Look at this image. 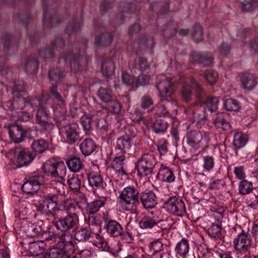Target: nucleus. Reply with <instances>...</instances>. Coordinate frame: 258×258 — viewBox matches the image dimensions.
Instances as JSON below:
<instances>
[{"instance_id": "obj_58", "label": "nucleus", "mask_w": 258, "mask_h": 258, "mask_svg": "<svg viewBox=\"0 0 258 258\" xmlns=\"http://www.w3.org/2000/svg\"><path fill=\"white\" fill-rule=\"evenodd\" d=\"M106 108L108 111L114 113H118L121 110V106L120 104L114 99H111V100L106 103Z\"/></svg>"}, {"instance_id": "obj_20", "label": "nucleus", "mask_w": 258, "mask_h": 258, "mask_svg": "<svg viewBox=\"0 0 258 258\" xmlns=\"http://www.w3.org/2000/svg\"><path fill=\"white\" fill-rule=\"evenodd\" d=\"M15 164L18 167L27 166L34 159L35 155L27 149H22L16 153Z\"/></svg>"}, {"instance_id": "obj_25", "label": "nucleus", "mask_w": 258, "mask_h": 258, "mask_svg": "<svg viewBox=\"0 0 258 258\" xmlns=\"http://www.w3.org/2000/svg\"><path fill=\"white\" fill-rule=\"evenodd\" d=\"M170 105L168 100L163 99L156 105L153 108L152 111L154 114L158 116H169V110L167 108Z\"/></svg>"}, {"instance_id": "obj_26", "label": "nucleus", "mask_w": 258, "mask_h": 258, "mask_svg": "<svg viewBox=\"0 0 258 258\" xmlns=\"http://www.w3.org/2000/svg\"><path fill=\"white\" fill-rule=\"evenodd\" d=\"M157 177L161 181L168 183L173 182L175 178L172 170L162 165L158 172Z\"/></svg>"}, {"instance_id": "obj_43", "label": "nucleus", "mask_w": 258, "mask_h": 258, "mask_svg": "<svg viewBox=\"0 0 258 258\" xmlns=\"http://www.w3.org/2000/svg\"><path fill=\"white\" fill-rule=\"evenodd\" d=\"M115 68L113 61L108 60L103 62L102 65V73L104 76L108 78L114 74Z\"/></svg>"}, {"instance_id": "obj_49", "label": "nucleus", "mask_w": 258, "mask_h": 258, "mask_svg": "<svg viewBox=\"0 0 258 258\" xmlns=\"http://www.w3.org/2000/svg\"><path fill=\"white\" fill-rule=\"evenodd\" d=\"M66 135L65 139L69 144L76 143L80 139L79 133L77 130H64Z\"/></svg>"}, {"instance_id": "obj_24", "label": "nucleus", "mask_w": 258, "mask_h": 258, "mask_svg": "<svg viewBox=\"0 0 258 258\" xmlns=\"http://www.w3.org/2000/svg\"><path fill=\"white\" fill-rule=\"evenodd\" d=\"M107 233L112 237L119 236L122 233L123 228L121 225L115 220H109L105 226Z\"/></svg>"}, {"instance_id": "obj_9", "label": "nucleus", "mask_w": 258, "mask_h": 258, "mask_svg": "<svg viewBox=\"0 0 258 258\" xmlns=\"http://www.w3.org/2000/svg\"><path fill=\"white\" fill-rule=\"evenodd\" d=\"M156 163L153 155H143L136 163V168L138 174L144 176L152 174Z\"/></svg>"}, {"instance_id": "obj_1", "label": "nucleus", "mask_w": 258, "mask_h": 258, "mask_svg": "<svg viewBox=\"0 0 258 258\" xmlns=\"http://www.w3.org/2000/svg\"><path fill=\"white\" fill-rule=\"evenodd\" d=\"M65 207L68 215L53 222L57 229L60 231H69L75 227L79 221L78 214L80 211V207L73 204H69Z\"/></svg>"}, {"instance_id": "obj_31", "label": "nucleus", "mask_w": 258, "mask_h": 258, "mask_svg": "<svg viewBox=\"0 0 258 258\" xmlns=\"http://www.w3.org/2000/svg\"><path fill=\"white\" fill-rule=\"evenodd\" d=\"M113 35L111 33H102L95 37V44L102 47L109 46L112 42Z\"/></svg>"}, {"instance_id": "obj_60", "label": "nucleus", "mask_w": 258, "mask_h": 258, "mask_svg": "<svg viewBox=\"0 0 258 258\" xmlns=\"http://www.w3.org/2000/svg\"><path fill=\"white\" fill-rule=\"evenodd\" d=\"M132 229V228L131 226L127 225L126 227L125 231L123 232L122 231V233L119 235L121 236L123 240H125V242L128 243H132L134 240Z\"/></svg>"}, {"instance_id": "obj_3", "label": "nucleus", "mask_w": 258, "mask_h": 258, "mask_svg": "<svg viewBox=\"0 0 258 258\" xmlns=\"http://www.w3.org/2000/svg\"><path fill=\"white\" fill-rule=\"evenodd\" d=\"M38 103V109L37 112L36 118L37 122L41 125L46 124L49 120V110L52 104V99L48 94L43 95L40 99H33L30 101V105L33 107L37 106Z\"/></svg>"}, {"instance_id": "obj_22", "label": "nucleus", "mask_w": 258, "mask_h": 258, "mask_svg": "<svg viewBox=\"0 0 258 258\" xmlns=\"http://www.w3.org/2000/svg\"><path fill=\"white\" fill-rule=\"evenodd\" d=\"M128 133H126L125 136L120 137L117 139L116 149L121 150L123 153H128L131 154L134 151L131 144V134H133L132 130H128Z\"/></svg>"}, {"instance_id": "obj_62", "label": "nucleus", "mask_w": 258, "mask_h": 258, "mask_svg": "<svg viewBox=\"0 0 258 258\" xmlns=\"http://www.w3.org/2000/svg\"><path fill=\"white\" fill-rule=\"evenodd\" d=\"M72 239L71 234L69 231H61L57 233L58 244H64Z\"/></svg>"}, {"instance_id": "obj_41", "label": "nucleus", "mask_w": 258, "mask_h": 258, "mask_svg": "<svg viewBox=\"0 0 258 258\" xmlns=\"http://www.w3.org/2000/svg\"><path fill=\"white\" fill-rule=\"evenodd\" d=\"M158 221L150 216H144L139 222V226L142 229H151L157 224Z\"/></svg>"}, {"instance_id": "obj_14", "label": "nucleus", "mask_w": 258, "mask_h": 258, "mask_svg": "<svg viewBox=\"0 0 258 258\" xmlns=\"http://www.w3.org/2000/svg\"><path fill=\"white\" fill-rule=\"evenodd\" d=\"M101 216L98 214H89L88 217L86 221L88 224L89 228L93 231V234L96 236V238L98 239L99 243L102 245L104 243V239L99 235L98 233L101 231V224L102 221L101 220Z\"/></svg>"}, {"instance_id": "obj_33", "label": "nucleus", "mask_w": 258, "mask_h": 258, "mask_svg": "<svg viewBox=\"0 0 258 258\" xmlns=\"http://www.w3.org/2000/svg\"><path fill=\"white\" fill-rule=\"evenodd\" d=\"M219 102V97L210 96L204 99V102L201 103V106L205 105L208 110L212 112L217 109Z\"/></svg>"}, {"instance_id": "obj_6", "label": "nucleus", "mask_w": 258, "mask_h": 258, "mask_svg": "<svg viewBox=\"0 0 258 258\" xmlns=\"http://www.w3.org/2000/svg\"><path fill=\"white\" fill-rule=\"evenodd\" d=\"M139 192L133 186H128L123 188L119 195V203L125 206L124 209L130 211L140 205Z\"/></svg>"}, {"instance_id": "obj_15", "label": "nucleus", "mask_w": 258, "mask_h": 258, "mask_svg": "<svg viewBox=\"0 0 258 258\" xmlns=\"http://www.w3.org/2000/svg\"><path fill=\"white\" fill-rule=\"evenodd\" d=\"M156 87L160 96L163 97L170 96L174 92L175 88L171 80L165 76L161 77Z\"/></svg>"}, {"instance_id": "obj_32", "label": "nucleus", "mask_w": 258, "mask_h": 258, "mask_svg": "<svg viewBox=\"0 0 258 258\" xmlns=\"http://www.w3.org/2000/svg\"><path fill=\"white\" fill-rule=\"evenodd\" d=\"M248 140V136L247 134L237 131L234 134L233 144L236 149H240L245 145Z\"/></svg>"}, {"instance_id": "obj_52", "label": "nucleus", "mask_w": 258, "mask_h": 258, "mask_svg": "<svg viewBox=\"0 0 258 258\" xmlns=\"http://www.w3.org/2000/svg\"><path fill=\"white\" fill-rule=\"evenodd\" d=\"M177 25L173 22L169 23L163 28V32L164 37L170 38L174 36L177 32Z\"/></svg>"}, {"instance_id": "obj_47", "label": "nucleus", "mask_w": 258, "mask_h": 258, "mask_svg": "<svg viewBox=\"0 0 258 258\" xmlns=\"http://www.w3.org/2000/svg\"><path fill=\"white\" fill-rule=\"evenodd\" d=\"M104 204L102 200H95L87 204L86 211L89 214H94L99 211Z\"/></svg>"}, {"instance_id": "obj_54", "label": "nucleus", "mask_w": 258, "mask_h": 258, "mask_svg": "<svg viewBox=\"0 0 258 258\" xmlns=\"http://www.w3.org/2000/svg\"><path fill=\"white\" fill-rule=\"evenodd\" d=\"M169 127L166 121L164 119H157L155 122L151 121L147 123L148 129H167Z\"/></svg>"}, {"instance_id": "obj_56", "label": "nucleus", "mask_w": 258, "mask_h": 258, "mask_svg": "<svg viewBox=\"0 0 258 258\" xmlns=\"http://www.w3.org/2000/svg\"><path fill=\"white\" fill-rule=\"evenodd\" d=\"M203 76L210 85H214L218 78V73L212 70H206Z\"/></svg>"}, {"instance_id": "obj_53", "label": "nucleus", "mask_w": 258, "mask_h": 258, "mask_svg": "<svg viewBox=\"0 0 258 258\" xmlns=\"http://www.w3.org/2000/svg\"><path fill=\"white\" fill-rule=\"evenodd\" d=\"M68 184L71 190L78 192L80 189L81 181L77 176H72L67 180Z\"/></svg>"}, {"instance_id": "obj_34", "label": "nucleus", "mask_w": 258, "mask_h": 258, "mask_svg": "<svg viewBox=\"0 0 258 258\" xmlns=\"http://www.w3.org/2000/svg\"><path fill=\"white\" fill-rule=\"evenodd\" d=\"M125 156L122 154L121 155L115 157L112 162L113 168H115L122 175H127L128 173L123 168L124 160Z\"/></svg>"}, {"instance_id": "obj_28", "label": "nucleus", "mask_w": 258, "mask_h": 258, "mask_svg": "<svg viewBox=\"0 0 258 258\" xmlns=\"http://www.w3.org/2000/svg\"><path fill=\"white\" fill-rule=\"evenodd\" d=\"M169 0H155L150 7L152 11H156L165 14L169 9Z\"/></svg>"}, {"instance_id": "obj_4", "label": "nucleus", "mask_w": 258, "mask_h": 258, "mask_svg": "<svg viewBox=\"0 0 258 258\" xmlns=\"http://www.w3.org/2000/svg\"><path fill=\"white\" fill-rule=\"evenodd\" d=\"M181 94L183 100L188 102L191 97L192 88L195 92V96L199 103H203L206 98V93L202 86L195 80L191 78L187 79L185 82L182 83Z\"/></svg>"}, {"instance_id": "obj_7", "label": "nucleus", "mask_w": 258, "mask_h": 258, "mask_svg": "<svg viewBox=\"0 0 258 258\" xmlns=\"http://www.w3.org/2000/svg\"><path fill=\"white\" fill-rule=\"evenodd\" d=\"M60 57L63 58L64 61L70 60L71 70L75 73L85 71L88 64L89 57L84 51L81 52L76 51L73 54H69L65 56L61 55Z\"/></svg>"}, {"instance_id": "obj_11", "label": "nucleus", "mask_w": 258, "mask_h": 258, "mask_svg": "<svg viewBox=\"0 0 258 258\" xmlns=\"http://www.w3.org/2000/svg\"><path fill=\"white\" fill-rule=\"evenodd\" d=\"M164 208L167 212L177 216L182 217L186 212L183 201L175 196L170 197L164 202Z\"/></svg>"}, {"instance_id": "obj_64", "label": "nucleus", "mask_w": 258, "mask_h": 258, "mask_svg": "<svg viewBox=\"0 0 258 258\" xmlns=\"http://www.w3.org/2000/svg\"><path fill=\"white\" fill-rule=\"evenodd\" d=\"M203 161L204 169L207 171H210L214 166V158L211 156H206L203 158Z\"/></svg>"}, {"instance_id": "obj_27", "label": "nucleus", "mask_w": 258, "mask_h": 258, "mask_svg": "<svg viewBox=\"0 0 258 258\" xmlns=\"http://www.w3.org/2000/svg\"><path fill=\"white\" fill-rule=\"evenodd\" d=\"M189 249V241L185 238H183L178 242L174 249L176 255L180 257L185 256L188 254Z\"/></svg>"}, {"instance_id": "obj_2", "label": "nucleus", "mask_w": 258, "mask_h": 258, "mask_svg": "<svg viewBox=\"0 0 258 258\" xmlns=\"http://www.w3.org/2000/svg\"><path fill=\"white\" fill-rule=\"evenodd\" d=\"M36 206L37 212L47 217L56 218V214L61 211L57 207V197L55 195L41 192Z\"/></svg>"}, {"instance_id": "obj_46", "label": "nucleus", "mask_w": 258, "mask_h": 258, "mask_svg": "<svg viewBox=\"0 0 258 258\" xmlns=\"http://www.w3.org/2000/svg\"><path fill=\"white\" fill-rule=\"evenodd\" d=\"M213 122L216 127L221 129L231 127L230 123L225 119L222 113L217 114L214 118Z\"/></svg>"}, {"instance_id": "obj_36", "label": "nucleus", "mask_w": 258, "mask_h": 258, "mask_svg": "<svg viewBox=\"0 0 258 258\" xmlns=\"http://www.w3.org/2000/svg\"><path fill=\"white\" fill-rule=\"evenodd\" d=\"M57 163L51 160H48L43 164V169L45 173L50 175L53 177H56L58 175L57 173Z\"/></svg>"}, {"instance_id": "obj_59", "label": "nucleus", "mask_w": 258, "mask_h": 258, "mask_svg": "<svg viewBox=\"0 0 258 258\" xmlns=\"http://www.w3.org/2000/svg\"><path fill=\"white\" fill-rule=\"evenodd\" d=\"M151 79L150 75L145 74H141L138 77L136 81L135 86L136 88H138L140 86H144L149 85Z\"/></svg>"}, {"instance_id": "obj_8", "label": "nucleus", "mask_w": 258, "mask_h": 258, "mask_svg": "<svg viewBox=\"0 0 258 258\" xmlns=\"http://www.w3.org/2000/svg\"><path fill=\"white\" fill-rule=\"evenodd\" d=\"M14 99L9 100L4 105L5 109L11 111H14L16 115L17 113L22 110L26 105H30V101L31 100L24 97L26 94L25 91H22V88L15 89Z\"/></svg>"}, {"instance_id": "obj_30", "label": "nucleus", "mask_w": 258, "mask_h": 258, "mask_svg": "<svg viewBox=\"0 0 258 258\" xmlns=\"http://www.w3.org/2000/svg\"><path fill=\"white\" fill-rule=\"evenodd\" d=\"M39 63L36 56L31 55L27 59L25 70L27 74H35L37 72Z\"/></svg>"}, {"instance_id": "obj_39", "label": "nucleus", "mask_w": 258, "mask_h": 258, "mask_svg": "<svg viewBox=\"0 0 258 258\" xmlns=\"http://www.w3.org/2000/svg\"><path fill=\"white\" fill-rule=\"evenodd\" d=\"M65 253L66 252L62 249L53 247L47 250L45 256L38 258H63Z\"/></svg>"}, {"instance_id": "obj_21", "label": "nucleus", "mask_w": 258, "mask_h": 258, "mask_svg": "<svg viewBox=\"0 0 258 258\" xmlns=\"http://www.w3.org/2000/svg\"><path fill=\"white\" fill-rule=\"evenodd\" d=\"M204 136L206 138V134L200 130H190L187 133V143L191 147L198 149Z\"/></svg>"}, {"instance_id": "obj_42", "label": "nucleus", "mask_w": 258, "mask_h": 258, "mask_svg": "<svg viewBox=\"0 0 258 258\" xmlns=\"http://www.w3.org/2000/svg\"><path fill=\"white\" fill-rule=\"evenodd\" d=\"M48 143L43 139L35 141L31 145L32 149L35 154L43 153L48 148Z\"/></svg>"}, {"instance_id": "obj_57", "label": "nucleus", "mask_w": 258, "mask_h": 258, "mask_svg": "<svg viewBox=\"0 0 258 258\" xmlns=\"http://www.w3.org/2000/svg\"><path fill=\"white\" fill-rule=\"evenodd\" d=\"M253 189V185L251 182L246 180H242L240 182L239 185V192L241 195L249 194Z\"/></svg>"}, {"instance_id": "obj_40", "label": "nucleus", "mask_w": 258, "mask_h": 258, "mask_svg": "<svg viewBox=\"0 0 258 258\" xmlns=\"http://www.w3.org/2000/svg\"><path fill=\"white\" fill-rule=\"evenodd\" d=\"M29 251L33 256L38 255L44 251L43 243L42 241H36L30 243Z\"/></svg>"}, {"instance_id": "obj_29", "label": "nucleus", "mask_w": 258, "mask_h": 258, "mask_svg": "<svg viewBox=\"0 0 258 258\" xmlns=\"http://www.w3.org/2000/svg\"><path fill=\"white\" fill-rule=\"evenodd\" d=\"M96 148L94 141L90 139H85L80 145V150L83 155L88 156L92 153Z\"/></svg>"}, {"instance_id": "obj_35", "label": "nucleus", "mask_w": 258, "mask_h": 258, "mask_svg": "<svg viewBox=\"0 0 258 258\" xmlns=\"http://www.w3.org/2000/svg\"><path fill=\"white\" fill-rule=\"evenodd\" d=\"M41 231V226L36 223H28L25 227V232L29 237H35L40 233Z\"/></svg>"}, {"instance_id": "obj_63", "label": "nucleus", "mask_w": 258, "mask_h": 258, "mask_svg": "<svg viewBox=\"0 0 258 258\" xmlns=\"http://www.w3.org/2000/svg\"><path fill=\"white\" fill-rule=\"evenodd\" d=\"M149 64L146 58L143 57H138L135 61V68L141 71H144L149 68Z\"/></svg>"}, {"instance_id": "obj_19", "label": "nucleus", "mask_w": 258, "mask_h": 258, "mask_svg": "<svg viewBox=\"0 0 258 258\" xmlns=\"http://www.w3.org/2000/svg\"><path fill=\"white\" fill-rule=\"evenodd\" d=\"M213 60V55L210 52H193L191 54V61L193 63L199 64L203 67L210 66Z\"/></svg>"}, {"instance_id": "obj_18", "label": "nucleus", "mask_w": 258, "mask_h": 258, "mask_svg": "<svg viewBox=\"0 0 258 258\" xmlns=\"http://www.w3.org/2000/svg\"><path fill=\"white\" fill-rule=\"evenodd\" d=\"M241 87L246 92L255 88L258 83V78L253 74L245 72L240 76Z\"/></svg>"}, {"instance_id": "obj_48", "label": "nucleus", "mask_w": 258, "mask_h": 258, "mask_svg": "<svg viewBox=\"0 0 258 258\" xmlns=\"http://www.w3.org/2000/svg\"><path fill=\"white\" fill-rule=\"evenodd\" d=\"M240 4L242 10L245 12H252L258 8V0H244Z\"/></svg>"}, {"instance_id": "obj_5", "label": "nucleus", "mask_w": 258, "mask_h": 258, "mask_svg": "<svg viewBox=\"0 0 258 258\" xmlns=\"http://www.w3.org/2000/svg\"><path fill=\"white\" fill-rule=\"evenodd\" d=\"M89 183L93 188L94 193L102 198L106 197L114 190L112 184L109 181L108 183L103 182L99 172L92 171L88 175Z\"/></svg>"}, {"instance_id": "obj_51", "label": "nucleus", "mask_w": 258, "mask_h": 258, "mask_svg": "<svg viewBox=\"0 0 258 258\" xmlns=\"http://www.w3.org/2000/svg\"><path fill=\"white\" fill-rule=\"evenodd\" d=\"M98 96L101 101L106 103L112 98V92L110 90L101 87L98 91Z\"/></svg>"}, {"instance_id": "obj_38", "label": "nucleus", "mask_w": 258, "mask_h": 258, "mask_svg": "<svg viewBox=\"0 0 258 258\" xmlns=\"http://www.w3.org/2000/svg\"><path fill=\"white\" fill-rule=\"evenodd\" d=\"M67 164L70 170L75 172L80 171L83 167V163L80 159L75 156L68 160Z\"/></svg>"}, {"instance_id": "obj_37", "label": "nucleus", "mask_w": 258, "mask_h": 258, "mask_svg": "<svg viewBox=\"0 0 258 258\" xmlns=\"http://www.w3.org/2000/svg\"><path fill=\"white\" fill-rule=\"evenodd\" d=\"M64 77V72L58 68L52 69L48 72V77L51 82L57 83L61 81Z\"/></svg>"}, {"instance_id": "obj_13", "label": "nucleus", "mask_w": 258, "mask_h": 258, "mask_svg": "<svg viewBox=\"0 0 258 258\" xmlns=\"http://www.w3.org/2000/svg\"><path fill=\"white\" fill-rule=\"evenodd\" d=\"M55 0H44V11L43 21L44 23L47 25H51L53 24L58 23L61 20V18L58 14L53 12L50 11L49 6L52 5Z\"/></svg>"}, {"instance_id": "obj_45", "label": "nucleus", "mask_w": 258, "mask_h": 258, "mask_svg": "<svg viewBox=\"0 0 258 258\" xmlns=\"http://www.w3.org/2000/svg\"><path fill=\"white\" fill-rule=\"evenodd\" d=\"M224 106L226 110L229 111L237 112L241 108L238 101L232 98L226 99L224 102Z\"/></svg>"}, {"instance_id": "obj_12", "label": "nucleus", "mask_w": 258, "mask_h": 258, "mask_svg": "<svg viewBox=\"0 0 258 258\" xmlns=\"http://www.w3.org/2000/svg\"><path fill=\"white\" fill-rule=\"evenodd\" d=\"M233 244L237 251L242 253L247 252L251 248L252 244V240L248 232L242 230L234 239Z\"/></svg>"}, {"instance_id": "obj_44", "label": "nucleus", "mask_w": 258, "mask_h": 258, "mask_svg": "<svg viewBox=\"0 0 258 258\" xmlns=\"http://www.w3.org/2000/svg\"><path fill=\"white\" fill-rule=\"evenodd\" d=\"M51 185L58 195L65 197L68 194L65 189V185L61 181L52 180Z\"/></svg>"}, {"instance_id": "obj_50", "label": "nucleus", "mask_w": 258, "mask_h": 258, "mask_svg": "<svg viewBox=\"0 0 258 258\" xmlns=\"http://www.w3.org/2000/svg\"><path fill=\"white\" fill-rule=\"evenodd\" d=\"M192 39L196 42L201 41L203 39V30L200 24H196L191 30Z\"/></svg>"}, {"instance_id": "obj_16", "label": "nucleus", "mask_w": 258, "mask_h": 258, "mask_svg": "<svg viewBox=\"0 0 258 258\" xmlns=\"http://www.w3.org/2000/svg\"><path fill=\"white\" fill-rule=\"evenodd\" d=\"M140 204L145 209H152L157 204V197L152 190H146L139 194Z\"/></svg>"}, {"instance_id": "obj_55", "label": "nucleus", "mask_w": 258, "mask_h": 258, "mask_svg": "<svg viewBox=\"0 0 258 258\" xmlns=\"http://www.w3.org/2000/svg\"><path fill=\"white\" fill-rule=\"evenodd\" d=\"M26 132L25 130H9V134L14 142L18 143L23 140Z\"/></svg>"}, {"instance_id": "obj_61", "label": "nucleus", "mask_w": 258, "mask_h": 258, "mask_svg": "<svg viewBox=\"0 0 258 258\" xmlns=\"http://www.w3.org/2000/svg\"><path fill=\"white\" fill-rule=\"evenodd\" d=\"M208 234L212 237H220L221 235V226L219 224L213 223L208 229Z\"/></svg>"}, {"instance_id": "obj_17", "label": "nucleus", "mask_w": 258, "mask_h": 258, "mask_svg": "<svg viewBox=\"0 0 258 258\" xmlns=\"http://www.w3.org/2000/svg\"><path fill=\"white\" fill-rule=\"evenodd\" d=\"M65 46L64 41L60 39L53 41L51 47L45 50H41L39 52V56L43 60H46L49 58H52L55 55V50L60 51Z\"/></svg>"}, {"instance_id": "obj_10", "label": "nucleus", "mask_w": 258, "mask_h": 258, "mask_svg": "<svg viewBox=\"0 0 258 258\" xmlns=\"http://www.w3.org/2000/svg\"><path fill=\"white\" fill-rule=\"evenodd\" d=\"M44 182L45 177L44 175L35 173L22 185L21 188L23 191L28 195H33L34 194L39 195L42 192L38 191L39 187L44 184Z\"/></svg>"}, {"instance_id": "obj_23", "label": "nucleus", "mask_w": 258, "mask_h": 258, "mask_svg": "<svg viewBox=\"0 0 258 258\" xmlns=\"http://www.w3.org/2000/svg\"><path fill=\"white\" fill-rule=\"evenodd\" d=\"M93 234V231L89 228L81 227H77L74 230L75 239L80 242H85L88 241Z\"/></svg>"}]
</instances>
